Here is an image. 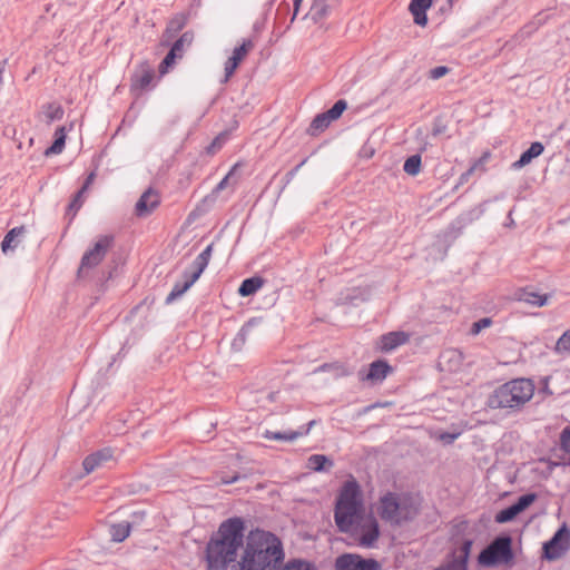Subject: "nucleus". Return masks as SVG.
Returning a JSON list of instances; mask_svg holds the SVG:
<instances>
[{
    "mask_svg": "<svg viewBox=\"0 0 570 570\" xmlns=\"http://www.w3.org/2000/svg\"><path fill=\"white\" fill-rule=\"evenodd\" d=\"M333 512L340 533L360 547L371 549L376 546L381 535L380 523L372 513L366 514L361 485L353 476L341 487Z\"/></svg>",
    "mask_w": 570,
    "mask_h": 570,
    "instance_id": "f257e3e1",
    "label": "nucleus"
},
{
    "mask_svg": "<svg viewBox=\"0 0 570 570\" xmlns=\"http://www.w3.org/2000/svg\"><path fill=\"white\" fill-rule=\"evenodd\" d=\"M538 499L537 493L534 492H528L525 494H522L518 498V500L513 503L514 507L518 509L519 513H522L524 510H527L535 500Z\"/></svg>",
    "mask_w": 570,
    "mask_h": 570,
    "instance_id": "4c0bfd02",
    "label": "nucleus"
},
{
    "mask_svg": "<svg viewBox=\"0 0 570 570\" xmlns=\"http://www.w3.org/2000/svg\"><path fill=\"white\" fill-rule=\"evenodd\" d=\"M409 341V334L405 332H390L380 337L379 341V348L384 352H391L395 350L396 347L403 345Z\"/></svg>",
    "mask_w": 570,
    "mask_h": 570,
    "instance_id": "dca6fc26",
    "label": "nucleus"
},
{
    "mask_svg": "<svg viewBox=\"0 0 570 570\" xmlns=\"http://www.w3.org/2000/svg\"><path fill=\"white\" fill-rule=\"evenodd\" d=\"M544 151V146L540 141H534L530 145V147L524 150L520 158L512 163L511 168L514 170L521 169L524 166L529 165L534 158L539 157Z\"/></svg>",
    "mask_w": 570,
    "mask_h": 570,
    "instance_id": "6ab92c4d",
    "label": "nucleus"
},
{
    "mask_svg": "<svg viewBox=\"0 0 570 570\" xmlns=\"http://www.w3.org/2000/svg\"><path fill=\"white\" fill-rule=\"evenodd\" d=\"M307 462V466L315 472H326L334 466V462L324 454H313Z\"/></svg>",
    "mask_w": 570,
    "mask_h": 570,
    "instance_id": "393cba45",
    "label": "nucleus"
},
{
    "mask_svg": "<svg viewBox=\"0 0 570 570\" xmlns=\"http://www.w3.org/2000/svg\"><path fill=\"white\" fill-rule=\"evenodd\" d=\"M112 459V450L110 448H105L98 450L89 455H87L82 462V466L87 474L95 471L98 466L102 465V463Z\"/></svg>",
    "mask_w": 570,
    "mask_h": 570,
    "instance_id": "f3484780",
    "label": "nucleus"
},
{
    "mask_svg": "<svg viewBox=\"0 0 570 570\" xmlns=\"http://www.w3.org/2000/svg\"><path fill=\"white\" fill-rule=\"evenodd\" d=\"M327 0H313L309 12L305 16L309 17L314 23H318L328 16L330 7L326 4Z\"/></svg>",
    "mask_w": 570,
    "mask_h": 570,
    "instance_id": "bb28decb",
    "label": "nucleus"
},
{
    "mask_svg": "<svg viewBox=\"0 0 570 570\" xmlns=\"http://www.w3.org/2000/svg\"><path fill=\"white\" fill-rule=\"evenodd\" d=\"M183 278L184 281L183 282H177L171 292L167 295L166 299H165V303L166 304H170L173 303L176 298L180 297L184 293H186L191 286L193 284L197 281V278H195V276H193L189 271H184L183 273Z\"/></svg>",
    "mask_w": 570,
    "mask_h": 570,
    "instance_id": "aec40b11",
    "label": "nucleus"
},
{
    "mask_svg": "<svg viewBox=\"0 0 570 570\" xmlns=\"http://www.w3.org/2000/svg\"><path fill=\"white\" fill-rule=\"evenodd\" d=\"M95 177H96L95 171H91V173L87 176V178L85 179V181H83V184H82L81 188H82L83 190H86V191H87V190L89 189V187L91 186V184L94 183Z\"/></svg>",
    "mask_w": 570,
    "mask_h": 570,
    "instance_id": "864d4df0",
    "label": "nucleus"
},
{
    "mask_svg": "<svg viewBox=\"0 0 570 570\" xmlns=\"http://www.w3.org/2000/svg\"><path fill=\"white\" fill-rule=\"evenodd\" d=\"M570 548V529L562 524L550 540L542 546V558L554 561L561 558Z\"/></svg>",
    "mask_w": 570,
    "mask_h": 570,
    "instance_id": "6e6552de",
    "label": "nucleus"
},
{
    "mask_svg": "<svg viewBox=\"0 0 570 570\" xmlns=\"http://www.w3.org/2000/svg\"><path fill=\"white\" fill-rule=\"evenodd\" d=\"M293 2H294L293 3L294 12H293V16H292V19H291V23L295 20L303 0H293Z\"/></svg>",
    "mask_w": 570,
    "mask_h": 570,
    "instance_id": "5fc2aeb1",
    "label": "nucleus"
},
{
    "mask_svg": "<svg viewBox=\"0 0 570 570\" xmlns=\"http://www.w3.org/2000/svg\"><path fill=\"white\" fill-rule=\"evenodd\" d=\"M255 324H256V320L255 318H250L248 322H246L242 326V328L239 330V332L237 333V335L233 340L232 347L234 350L239 351L243 347V345L246 342L248 333L250 332L252 327Z\"/></svg>",
    "mask_w": 570,
    "mask_h": 570,
    "instance_id": "2f4dec72",
    "label": "nucleus"
},
{
    "mask_svg": "<svg viewBox=\"0 0 570 570\" xmlns=\"http://www.w3.org/2000/svg\"><path fill=\"white\" fill-rule=\"evenodd\" d=\"M450 70L451 69L446 66H438L429 71V78L433 80L440 79L446 76L450 72Z\"/></svg>",
    "mask_w": 570,
    "mask_h": 570,
    "instance_id": "49530a36",
    "label": "nucleus"
},
{
    "mask_svg": "<svg viewBox=\"0 0 570 570\" xmlns=\"http://www.w3.org/2000/svg\"><path fill=\"white\" fill-rule=\"evenodd\" d=\"M63 116V109L59 105L50 104L48 106L47 117L49 120H60Z\"/></svg>",
    "mask_w": 570,
    "mask_h": 570,
    "instance_id": "a18cd8bd",
    "label": "nucleus"
},
{
    "mask_svg": "<svg viewBox=\"0 0 570 570\" xmlns=\"http://www.w3.org/2000/svg\"><path fill=\"white\" fill-rule=\"evenodd\" d=\"M289 11V3L286 2V1H282L277 8V13L279 14L281 12H288Z\"/></svg>",
    "mask_w": 570,
    "mask_h": 570,
    "instance_id": "6e6d98bb",
    "label": "nucleus"
},
{
    "mask_svg": "<svg viewBox=\"0 0 570 570\" xmlns=\"http://www.w3.org/2000/svg\"><path fill=\"white\" fill-rule=\"evenodd\" d=\"M187 23V19L184 14H176L174 18L169 20L167 23L164 36L168 39L174 38L178 32H180Z\"/></svg>",
    "mask_w": 570,
    "mask_h": 570,
    "instance_id": "cd10ccee",
    "label": "nucleus"
},
{
    "mask_svg": "<svg viewBox=\"0 0 570 570\" xmlns=\"http://www.w3.org/2000/svg\"><path fill=\"white\" fill-rule=\"evenodd\" d=\"M514 296L519 302H524L538 307L547 305L550 297L549 294H539L533 289V287L530 286L517 289Z\"/></svg>",
    "mask_w": 570,
    "mask_h": 570,
    "instance_id": "4468645a",
    "label": "nucleus"
},
{
    "mask_svg": "<svg viewBox=\"0 0 570 570\" xmlns=\"http://www.w3.org/2000/svg\"><path fill=\"white\" fill-rule=\"evenodd\" d=\"M451 9H452V8H449V6H448V1H446V2H445V4H444V6H442V7L440 8V11H441V12H446V11H450Z\"/></svg>",
    "mask_w": 570,
    "mask_h": 570,
    "instance_id": "4d7b16f0",
    "label": "nucleus"
},
{
    "mask_svg": "<svg viewBox=\"0 0 570 570\" xmlns=\"http://www.w3.org/2000/svg\"><path fill=\"white\" fill-rule=\"evenodd\" d=\"M242 478L243 476L239 473H235L232 476H223L222 478V483H224V484H233V483L237 482L238 480H240Z\"/></svg>",
    "mask_w": 570,
    "mask_h": 570,
    "instance_id": "603ef678",
    "label": "nucleus"
},
{
    "mask_svg": "<svg viewBox=\"0 0 570 570\" xmlns=\"http://www.w3.org/2000/svg\"><path fill=\"white\" fill-rule=\"evenodd\" d=\"M154 76V70L148 65H142L141 72L131 77V86L144 90L151 83Z\"/></svg>",
    "mask_w": 570,
    "mask_h": 570,
    "instance_id": "b1692460",
    "label": "nucleus"
},
{
    "mask_svg": "<svg viewBox=\"0 0 570 570\" xmlns=\"http://www.w3.org/2000/svg\"><path fill=\"white\" fill-rule=\"evenodd\" d=\"M422 158L420 154L407 157L403 165V170L410 176H416L421 171Z\"/></svg>",
    "mask_w": 570,
    "mask_h": 570,
    "instance_id": "473e14b6",
    "label": "nucleus"
},
{
    "mask_svg": "<svg viewBox=\"0 0 570 570\" xmlns=\"http://www.w3.org/2000/svg\"><path fill=\"white\" fill-rule=\"evenodd\" d=\"M512 537L508 533L497 535L478 556V562L485 568L511 566L514 560Z\"/></svg>",
    "mask_w": 570,
    "mask_h": 570,
    "instance_id": "423d86ee",
    "label": "nucleus"
},
{
    "mask_svg": "<svg viewBox=\"0 0 570 570\" xmlns=\"http://www.w3.org/2000/svg\"><path fill=\"white\" fill-rule=\"evenodd\" d=\"M228 131H222L218 134L214 140L206 147V154L207 155H215L218 150L222 149V147L225 145V142L228 140Z\"/></svg>",
    "mask_w": 570,
    "mask_h": 570,
    "instance_id": "f704fd0d",
    "label": "nucleus"
},
{
    "mask_svg": "<svg viewBox=\"0 0 570 570\" xmlns=\"http://www.w3.org/2000/svg\"><path fill=\"white\" fill-rule=\"evenodd\" d=\"M554 351L557 353L570 352V330L566 331L557 341Z\"/></svg>",
    "mask_w": 570,
    "mask_h": 570,
    "instance_id": "a19ab883",
    "label": "nucleus"
},
{
    "mask_svg": "<svg viewBox=\"0 0 570 570\" xmlns=\"http://www.w3.org/2000/svg\"><path fill=\"white\" fill-rule=\"evenodd\" d=\"M475 166L476 165L471 166L468 170H465L464 173L461 174V176L459 177V181H458L456 186L454 187V189H458L459 186L464 185L469 181L471 175L473 174V171L475 169Z\"/></svg>",
    "mask_w": 570,
    "mask_h": 570,
    "instance_id": "8fccbe9b",
    "label": "nucleus"
},
{
    "mask_svg": "<svg viewBox=\"0 0 570 570\" xmlns=\"http://www.w3.org/2000/svg\"><path fill=\"white\" fill-rule=\"evenodd\" d=\"M160 205V197L158 193L148 188L145 190L135 205V215L137 217H147Z\"/></svg>",
    "mask_w": 570,
    "mask_h": 570,
    "instance_id": "f8f14e48",
    "label": "nucleus"
},
{
    "mask_svg": "<svg viewBox=\"0 0 570 570\" xmlns=\"http://www.w3.org/2000/svg\"><path fill=\"white\" fill-rule=\"evenodd\" d=\"M253 48L254 42L250 39H245L240 46L233 50L232 57H229L225 62V77L222 82H227L229 80V78L234 75L236 69Z\"/></svg>",
    "mask_w": 570,
    "mask_h": 570,
    "instance_id": "9d476101",
    "label": "nucleus"
},
{
    "mask_svg": "<svg viewBox=\"0 0 570 570\" xmlns=\"http://www.w3.org/2000/svg\"><path fill=\"white\" fill-rule=\"evenodd\" d=\"M347 109V102L345 99H338L335 104L324 111L333 121L337 120L342 114Z\"/></svg>",
    "mask_w": 570,
    "mask_h": 570,
    "instance_id": "ea45409f",
    "label": "nucleus"
},
{
    "mask_svg": "<svg viewBox=\"0 0 570 570\" xmlns=\"http://www.w3.org/2000/svg\"><path fill=\"white\" fill-rule=\"evenodd\" d=\"M281 570H311V564L303 560H293L286 563Z\"/></svg>",
    "mask_w": 570,
    "mask_h": 570,
    "instance_id": "c03bdc74",
    "label": "nucleus"
},
{
    "mask_svg": "<svg viewBox=\"0 0 570 570\" xmlns=\"http://www.w3.org/2000/svg\"><path fill=\"white\" fill-rule=\"evenodd\" d=\"M306 161L307 158L303 159L297 166H295L293 169L286 173V175L284 176L285 185L292 181V179L295 177L298 170L305 165Z\"/></svg>",
    "mask_w": 570,
    "mask_h": 570,
    "instance_id": "09e8293b",
    "label": "nucleus"
},
{
    "mask_svg": "<svg viewBox=\"0 0 570 570\" xmlns=\"http://www.w3.org/2000/svg\"><path fill=\"white\" fill-rule=\"evenodd\" d=\"M66 145V132L63 127L57 128L55 132V140L52 141L51 146L48 147L45 151L46 156L49 155H58L60 154Z\"/></svg>",
    "mask_w": 570,
    "mask_h": 570,
    "instance_id": "c85d7f7f",
    "label": "nucleus"
},
{
    "mask_svg": "<svg viewBox=\"0 0 570 570\" xmlns=\"http://www.w3.org/2000/svg\"><path fill=\"white\" fill-rule=\"evenodd\" d=\"M560 449L569 455L567 465L570 466V428H564L560 433Z\"/></svg>",
    "mask_w": 570,
    "mask_h": 570,
    "instance_id": "79ce46f5",
    "label": "nucleus"
},
{
    "mask_svg": "<svg viewBox=\"0 0 570 570\" xmlns=\"http://www.w3.org/2000/svg\"><path fill=\"white\" fill-rule=\"evenodd\" d=\"M194 35L191 31L184 32L170 47L175 52L180 53L183 56V50L185 46H190L193 42Z\"/></svg>",
    "mask_w": 570,
    "mask_h": 570,
    "instance_id": "58836bf2",
    "label": "nucleus"
},
{
    "mask_svg": "<svg viewBox=\"0 0 570 570\" xmlns=\"http://www.w3.org/2000/svg\"><path fill=\"white\" fill-rule=\"evenodd\" d=\"M86 190L80 188L71 199L70 204L67 207V215H71V218L76 216L77 212L81 208L83 204V195Z\"/></svg>",
    "mask_w": 570,
    "mask_h": 570,
    "instance_id": "e433bc0d",
    "label": "nucleus"
},
{
    "mask_svg": "<svg viewBox=\"0 0 570 570\" xmlns=\"http://www.w3.org/2000/svg\"><path fill=\"white\" fill-rule=\"evenodd\" d=\"M130 529H131L130 523L125 521V522L112 524L110 527L109 533L111 535L112 541L122 542L129 537Z\"/></svg>",
    "mask_w": 570,
    "mask_h": 570,
    "instance_id": "c756f323",
    "label": "nucleus"
},
{
    "mask_svg": "<svg viewBox=\"0 0 570 570\" xmlns=\"http://www.w3.org/2000/svg\"><path fill=\"white\" fill-rule=\"evenodd\" d=\"M471 548L472 541L469 539L463 540L459 549L453 553L452 560L434 570H468Z\"/></svg>",
    "mask_w": 570,
    "mask_h": 570,
    "instance_id": "9b49d317",
    "label": "nucleus"
},
{
    "mask_svg": "<svg viewBox=\"0 0 570 570\" xmlns=\"http://www.w3.org/2000/svg\"><path fill=\"white\" fill-rule=\"evenodd\" d=\"M332 122L333 120L325 112H321L313 118L306 131L309 136H317L327 129Z\"/></svg>",
    "mask_w": 570,
    "mask_h": 570,
    "instance_id": "a878e982",
    "label": "nucleus"
},
{
    "mask_svg": "<svg viewBox=\"0 0 570 570\" xmlns=\"http://www.w3.org/2000/svg\"><path fill=\"white\" fill-rule=\"evenodd\" d=\"M214 244H209L193 262V264L186 268L189 273L195 276V278H199L205 268L207 267L212 253H213Z\"/></svg>",
    "mask_w": 570,
    "mask_h": 570,
    "instance_id": "412c9836",
    "label": "nucleus"
},
{
    "mask_svg": "<svg viewBox=\"0 0 570 570\" xmlns=\"http://www.w3.org/2000/svg\"><path fill=\"white\" fill-rule=\"evenodd\" d=\"M393 372V367L384 358L373 361L365 376H361L362 381H370L372 384L383 382L389 374Z\"/></svg>",
    "mask_w": 570,
    "mask_h": 570,
    "instance_id": "ddd939ff",
    "label": "nucleus"
},
{
    "mask_svg": "<svg viewBox=\"0 0 570 570\" xmlns=\"http://www.w3.org/2000/svg\"><path fill=\"white\" fill-rule=\"evenodd\" d=\"M376 512L381 520L392 525H402L413 521L419 509L406 500H401L397 493L387 491L380 497Z\"/></svg>",
    "mask_w": 570,
    "mask_h": 570,
    "instance_id": "39448f33",
    "label": "nucleus"
},
{
    "mask_svg": "<svg viewBox=\"0 0 570 570\" xmlns=\"http://www.w3.org/2000/svg\"><path fill=\"white\" fill-rule=\"evenodd\" d=\"M433 0H411L409 11L413 16V21L420 27L428 24L426 11L431 8Z\"/></svg>",
    "mask_w": 570,
    "mask_h": 570,
    "instance_id": "a211bd4d",
    "label": "nucleus"
},
{
    "mask_svg": "<svg viewBox=\"0 0 570 570\" xmlns=\"http://www.w3.org/2000/svg\"><path fill=\"white\" fill-rule=\"evenodd\" d=\"M26 234V227L19 226L10 229L1 242V249L4 254L18 246L19 237Z\"/></svg>",
    "mask_w": 570,
    "mask_h": 570,
    "instance_id": "4be33fe9",
    "label": "nucleus"
},
{
    "mask_svg": "<svg viewBox=\"0 0 570 570\" xmlns=\"http://www.w3.org/2000/svg\"><path fill=\"white\" fill-rule=\"evenodd\" d=\"M316 423L315 420H312L307 423V425L304 428L302 426L297 431H286V432H273L269 430H266L263 434L265 439L274 440V441H288L293 442L296 439L306 435L309 433L312 426Z\"/></svg>",
    "mask_w": 570,
    "mask_h": 570,
    "instance_id": "2eb2a0df",
    "label": "nucleus"
},
{
    "mask_svg": "<svg viewBox=\"0 0 570 570\" xmlns=\"http://www.w3.org/2000/svg\"><path fill=\"white\" fill-rule=\"evenodd\" d=\"M114 235L99 236L94 246L83 253L77 271V278H83L88 269L97 267L105 259L107 253L114 246Z\"/></svg>",
    "mask_w": 570,
    "mask_h": 570,
    "instance_id": "0eeeda50",
    "label": "nucleus"
},
{
    "mask_svg": "<svg viewBox=\"0 0 570 570\" xmlns=\"http://www.w3.org/2000/svg\"><path fill=\"white\" fill-rule=\"evenodd\" d=\"M519 511L518 509L514 507V504L512 503L511 505L500 510L495 517H494V521L497 523H508V522H511L513 521L518 515H519Z\"/></svg>",
    "mask_w": 570,
    "mask_h": 570,
    "instance_id": "72a5a7b5",
    "label": "nucleus"
},
{
    "mask_svg": "<svg viewBox=\"0 0 570 570\" xmlns=\"http://www.w3.org/2000/svg\"><path fill=\"white\" fill-rule=\"evenodd\" d=\"M284 550L279 538L265 530L255 529L246 537L244 553L239 561L240 570H278L284 561Z\"/></svg>",
    "mask_w": 570,
    "mask_h": 570,
    "instance_id": "7ed1b4c3",
    "label": "nucleus"
},
{
    "mask_svg": "<svg viewBox=\"0 0 570 570\" xmlns=\"http://www.w3.org/2000/svg\"><path fill=\"white\" fill-rule=\"evenodd\" d=\"M336 570H382L381 563L373 558H364L357 553H342L335 559Z\"/></svg>",
    "mask_w": 570,
    "mask_h": 570,
    "instance_id": "1a4fd4ad",
    "label": "nucleus"
},
{
    "mask_svg": "<svg viewBox=\"0 0 570 570\" xmlns=\"http://www.w3.org/2000/svg\"><path fill=\"white\" fill-rule=\"evenodd\" d=\"M265 281L261 276H253L245 278L238 287V294L242 297L254 295L263 285Z\"/></svg>",
    "mask_w": 570,
    "mask_h": 570,
    "instance_id": "5701e85b",
    "label": "nucleus"
},
{
    "mask_svg": "<svg viewBox=\"0 0 570 570\" xmlns=\"http://www.w3.org/2000/svg\"><path fill=\"white\" fill-rule=\"evenodd\" d=\"M491 324L492 320L490 317L480 318L479 321L472 324L470 333L472 335H478L482 330L489 327Z\"/></svg>",
    "mask_w": 570,
    "mask_h": 570,
    "instance_id": "37998d69",
    "label": "nucleus"
},
{
    "mask_svg": "<svg viewBox=\"0 0 570 570\" xmlns=\"http://www.w3.org/2000/svg\"><path fill=\"white\" fill-rule=\"evenodd\" d=\"M534 383L530 379H513L497 387L487 400L493 410H520L534 394Z\"/></svg>",
    "mask_w": 570,
    "mask_h": 570,
    "instance_id": "20e7f679",
    "label": "nucleus"
},
{
    "mask_svg": "<svg viewBox=\"0 0 570 570\" xmlns=\"http://www.w3.org/2000/svg\"><path fill=\"white\" fill-rule=\"evenodd\" d=\"M460 435H461V431L442 432L439 435V440L443 444L448 445V444H452Z\"/></svg>",
    "mask_w": 570,
    "mask_h": 570,
    "instance_id": "de8ad7c7",
    "label": "nucleus"
},
{
    "mask_svg": "<svg viewBox=\"0 0 570 570\" xmlns=\"http://www.w3.org/2000/svg\"><path fill=\"white\" fill-rule=\"evenodd\" d=\"M181 58L180 53L175 52L173 49H169L165 58L161 60L159 65V73L165 75L168 70L176 63V59Z\"/></svg>",
    "mask_w": 570,
    "mask_h": 570,
    "instance_id": "c9c22d12",
    "label": "nucleus"
},
{
    "mask_svg": "<svg viewBox=\"0 0 570 570\" xmlns=\"http://www.w3.org/2000/svg\"><path fill=\"white\" fill-rule=\"evenodd\" d=\"M446 130V125H444L440 119H435L432 128V136L436 137Z\"/></svg>",
    "mask_w": 570,
    "mask_h": 570,
    "instance_id": "3c124183",
    "label": "nucleus"
},
{
    "mask_svg": "<svg viewBox=\"0 0 570 570\" xmlns=\"http://www.w3.org/2000/svg\"><path fill=\"white\" fill-rule=\"evenodd\" d=\"M245 521L239 517L223 521L206 544L207 570H227L244 546Z\"/></svg>",
    "mask_w": 570,
    "mask_h": 570,
    "instance_id": "f03ea898",
    "label": "nucleus"
},
{
    "mask_svg": "<svg viewBox=\"0 0 570 570\" xmlns=\"http://www.w3.org/2000/svg\"><path fill=\"white\" fill-rule=\"evenodd\" d=\"M237 165H235L230 171L216 185V187L213 189L212 194L207 195L203 200V205H213L216 199L219 191L225 189L228 185L229 178L232 177L234 170L236 169Z\"/></svg>",
    "mask_w": 570,
    "mask_h": 570,
    "instance_id": "7c9ffc66",
    "label": "nucleus"
}]
</instances>
